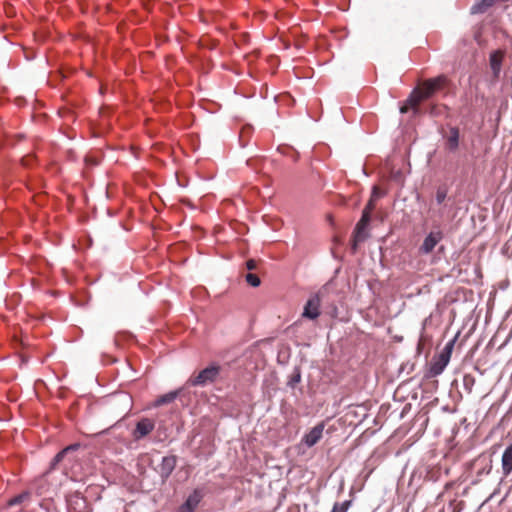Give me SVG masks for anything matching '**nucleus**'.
Returning a JSON list of instances; mask_svg holds the SVG:
<instances>
[{
    "mask_svg": "<svg viewBox=\"0 0 512 512\" xmlns=\"http://www.w3.org/2000/svg\"><path fill=\"white\" fill-rule=\"evenodd\" d=\"M185 387L180 389L170 391L164 395H161L155 399V401L151 404V407L157 408L165 404H169L173 402L177 397H181L184 395Z\"/></svg>",
    "mask_w": 512,
    "mask_h": 512,
    "instance_id": "obj_8",
    "label": "nucleus"
},
{
    "mask_svg": "<svg viewBox=\"0 0 512 512\" xmlns=\"http://www.w3.org/2000/svg\"><path fill=\"white\" fill-rule=\"evenodd\" d=\"M447 197V190L445 188L439 187L436 191V202L438 204H442Z\"/></svg>",
    "mask_w": 512,
    "mask_h": 512,
    "instance_id": "obj_19",
    "label": "nucleus"
},
{
    "mask_svg": "<svg viewBox=\"0 0 512 512\" xmlns=\"http://www.w3.org/2000/svg\"><path fill=\"white\" fill-rule=\"evenodd\" d=\"M459 146V129L456 127H451L449 131V135L446 138V148L454 152L458 149Z\"/></svg>",
    "mask_w": 512,
    "mask_h": 512,
    "instance_id": "obj_13",
    "label": "nucleus"
},
{
    "mask_svg": "<svg viewBox=\"0 0 512 512\" xmlns=\"http://www.w3.org/2000/svg\"><path fill=\"white\" fill-rule=\"evenodd\" d=\"M246 266L248 270H254L256 268V262L254 260H248Z\"/></svg>",
    "mask_w": 512,
    "mask_h": 512,
    "instance_id": "obj_25",
    "label": "nucleus"
},
{
    "mask_svg": "<svg viewBox=\"0 0 512 512\" xmlns=\"http://www.w3.org/2000/svg\"><path fill=\"white\" fill-rule=\"evenodd\" d=\"M374 202H375V200L370 199L369 202L367 203L366 207L364 208V209H367V211H369V214L374 209Z\"/></svg>",
    "mask_w": 512,
    "mask_h": 512,
    "instance_id": "obj_24",
    "label": "nucleus"
},
{
    "mask_svg": "<svg viewBox=\"0 0 512 512\" xmlns=\"http://www.w3.org/2000/svg\"><path fill=\"white\" fill-rule=\"evenodd\" d=\"M321 294L322 292H318L311 296L304 306V310L302 316L304 318L315 320L320 315V305H321Z\"/></svg>",
    "mask_w": 512,
    "mask_h": 512,
    "instance_id": "obj_3",
    "label": "nucleus"
},
{
    "mask_svg": "<svg viewBox=\"0 0 512 512\" xmlns=\"http://www.w3.org/2000/svg\"><path fill=\"white\" fill-rule=\"evenodd\" d=\"M351 505V501L350 500H347V501H344L342 503H338L336 502L333 506V509L331 512H347V510L349 509Z\"/></svg>",
    "mask_w": 512,
    "mask_h": 512,
    "instance_id": "obj_17",
    "label": "nucleus"
},
{
    "mask_svg": "<svg viewBox=\"0 0 512 512\" xmlns=\"http://www.w3.org/2000/svg\"><path fill=\"white\" fill-rule=\"evenodd\" d=\"M370 222V215L367 209L363 210L362 217L356 225L355 229V242H361L366 238L365 229Z\"/></svg>",
    "mask_w": 512,
    "mask_h": 512,
    "instance_id": "obj_9",
    "label": "nucleus"
},
{
    "mask_svg": "<svg viewBox=\"0 0 512 512\" xmlns=\"http://www.w3.org/2000/svg\"><path fill=\"white\" fill-rule=\"evenodd\" d=\"M155 428L154 420L150 418L140 419L132 432V436L135 440H140L150 434Z\"/></svg>",
    "mask_w": 512,
    "mask_h": 512,
    "instance_id": "obj_4",
    "label": "nucleus"
},
{
    "mask_svg": "<svg viewBox=\"0 0 512 512\" xmlns=\"http://www.w3.org/2000/svg\"><path fill=\"white\" fill-rule=\"evenodd\" d=\"M301 381V373L299 369H295L294 373L290 376L288 385L294 388Z\"/></svg>",
    "mask_w": 512,
    "mask_h": 512,
    "instance_id": "obj_18",
    "label": "nucleus"
},
{
    "mask_svg": "<svg viewBox=\"0 0 512 512\" xmlns=\"http://www.w3.org/2000/svg\"><path fill=\"white\" fill-rule=\"evenodd\" d=\"M177 464V458L174 455L163 457L159 466V474L163 480L168 479Z\"/></svg>",
    "mask_w": 512,
    "mask_h": 512,
    "instance_id": "obj_7",
    "label": "nucleus"
},
{
    "mask_svg": "<svg viewBox=\"0 0 512 512\" xmlns=\"http://www.w3.org/2000/svg\"><path fill=\"white\" fill-rule=\"evenodd\" d=\"M246 281L253 287H257L260 285V279L256 274L248 273L246 275Z\"/></svg>",
    "mask_w": 512,
    "mask_h": 512,
    "instance_id": "obj_20",
    "label": "nucleus"
},
{
    "mask_svg": "<svg viewBox=\"0 0 512 512\" xmlns=\"http://www.w3.org/2000/svg\"><path fill=\"white\" fill-rule=\"evenodd\" d=\"M494 2H495V0H479L472 5L470 12H471V14L484 13L491 6H493Z\"/></svg>",
    "mask_w": 512,
    "mask_h": 512,
    "instance_id": "obj_14",
    "label": "nucleus"
},
{
    "mask_svg": "<svg viewBox=\"0 0 512 512\" xmlns=\"http://www.w3.org/2000/svg\"><path fill=\"white\" fill-rule=\"evenodd\" d=\"M501 465L503 475L509 476L512 472V443L504 450Z\"/></svg>",
    "mask_w": 512,
    "mask_h": 512,
    "instance_id": "obj_11",
    "label": "nucleus"
},
{
    "mask_svg": "<svg viewBox=\"0 0 512 512\" xmlns=\"http://www.w3.org/2000/svg\"><path fill=\"white\" fill-rule=\"evenodd\" d=\"M221 371V367L217 364H211L198 374L192 375L186 386H206L216 381Z\"/></svg>",
    "mask_w": 512,
    "mask_h": 512,
    "instance_id": "obj_2",
    "label": "nucleus"
},
{
    "mask_svg": "<svg viewBox=\"0 0 512 512\" xmlns=\"http://www.w3.org/2000/svg\"><path fill=\"white\" fill-rule=\"evenodd\" d=\"M473 384H474V378L469 375H466L464 377V386L466 388H468L469 391H471Z\"/></svg>",
    "mask_w": 512,
    "mask_h": 512,
    "instance_id": "obj_21",
    "label": "nucleus"
},
{
    "mask_svg": "<svg viewBox=\"0 0 512 512\" xmlns=\"http://www.w3.org/2000/svg\"><path fill=\"white\" fill-rule=\"evenodd\" d=\"M381 196V193L378 189V187L374 186L372 190V195L370 199L377 200Z\"/></svg>",
    "mask_w": 512,
    "mask_h": 512,
    "instance_id": "obj_22",
    "label": "nucleus"
},
{
    "mask_svg": "<svg viewBox=\"0 0 512 512\" xmlns=\"http://www.w3.org/2000/svg\"><path fill=\"white\" fill-rule=\"evenodd\" d=\"M79 448V444H72L61 450L53 459L52 466L55 467L58 463L63 461V459L68 456L70 453L76 451Z\"/></svg>",
    "mask_w": 512,
    "mask_h": 512,
    "instance_id": "obj_16",
    "label": "nucleus"
},
{
    "mask_svg": "<svg viewBox=\"0 0 512 512\" xmlns=\"http://www.w3.org/2000/svg\"><path fill=\"white\" fill-rule=\"evenodd\" d=\"M201 500V495L198 491H194L185 503L180 507V512H193L195 508L198 506Z\"/></svg>",
    "mask_w": 512,
    "mask_h": 512,
    "instance_id": "obj_12",
    "label": "nucleus"
},
{
    "mask_svg": "<svg viewBox=\"0 0 512 512\" xmlns=\"http://www.w3.org/2000/svg\"><path fill=\"white\" fill-rule=\"evenodd\" d=\"M449 363V351H442L435 357L429 368V374L432 377L440 375Z\"/></svg>",
    "mask_w": 512,
    "mask_h": 512,
    "instance_id": "obj_5",
    "label": "nucleus"
},
{
    "mask_svg": "<svg viewBox=\"0 0 512 512\" xmlns=\"http://www.w3.org/2000/svg\"><path fill=\"white\" fill-rule=\"evenodd\" d=\"M443 233L440 230L431 231L424 239L419 251L423 254L431 253L436 245L442 240Z\"/></svg>",
    "mask_w": 512,
    "mask_h": 512,
    "instance_id": "obj_6",
    "label": "nucleus"
},
{
    "mask_svg": "<svg viewBox=\"0 0 512 512\" xmlns=\"http://www.w3.org/2000/svg\"><path fill=\"white\" fill-rule=\"evenodd\" d=\"M449 84L450 81L444 75L424 81L420 88L415 90L407 99L406 103L401 106L400 112L407 113L410 108H413L415 112H417L418 105L422 100L430 98L436 92L445 90Z\"/></svg>",
    "mask_w": 512,
    "mask_h": 512,
    "instance_id": "obj_1",
    "label": "nucleus"
},
{
    "mask_svg": "<svg viewBox=\"0 0 512 512\" xmlns=\"http://www.w3.org/2000/svg\"><path fill=\"white\" fill-rule=\"evenodd\" d=\"M452 348H453V342H449L446 347L444 348L443 351H449V356L451 355V351H452Z\"/></svg>",
    "mask_w": 512,
    "mask_h": 512,
    "instance_id": "obj_27",
    "label": "nucleus"
},
{
    "mask_svg": "<svg viewBox=\"0 0 512 512\" xmlns=\"http://www.w3.org/2000/svg\"><path fill=\"white\" fill-rule=\"evenodd\" d=\"M440 113H441L440 108H438L437 106L431 107V110H430L431 115L436 116V115H439Z\"/></svg>",
    "mask_w": 512,
    "mask_h": 512,
    "instance_id": "obj_26",
    "label": "nucleus"
},
{
    "mask_svg": "<svg viewBox=\"0 0 512 512\" xmlns=\"http://www.w3.org/2000/svg\"><path fill=\"white\" fill-rule=\"evenodd\" d=\"M324 430V424L319 423L313 427L304 437V443L308 447L314 446L322 438Z\"/></svg>",
    "mask_w": 512,
    "mask_h": 512,
    "instance_id": "obj_10",
    "label": "nucleus"
},
{
    "mask_svg": "<svg viewBox=\"0 0 512 512\" xmlns=\"http://www.w3.org/2000/svg\"><path fill=\"white\" fill-rule=\"evenodd\" d=\"M25 497H26L25 495H19V496L13 498L11 500L10 504L15 505V504L21 503Z\"/></svg>",
    "mask_w": 512,
    "mask_h": 512,
    "instance_id": "obj_23",
    "label": "nucleus"
},
{
    "mask_svg": "<svg viewBox=\"0 0 512 512\" xmlns=\"http://www.w3.org/2000/svg\"><path fill=\"white\" fill-rule=\"evenodd\" d=\"M502 58H503V55L499 51L493 52L490 55V66H491V69H492L495 77H498V75L500 73Z\"/></svg>",
    "mask_w": 512,
    "mask_h": 512,
    "instance_id": "obj_15",
    "label": "nucleus"
}]
</instances>
